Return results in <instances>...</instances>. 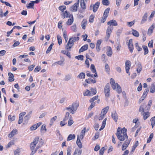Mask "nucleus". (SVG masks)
Segmentation results:
<instances>
[{
  "label": "nucleus",
  "mask_w": 155,
  "mask_h": 155,
  "mask_svg": "<svg viewBox=\"0 0 155 155\" xmlns=\"http://www.w3.org/2000/svg\"><path fill=\"white\" fill-rule=\"evenodd\" d=\"M112 117L114 121L116 122L118 119L117 114L116 112L114 111L112 113Z\"/></svg>",
  "instance_id": "nucleus-20"
},
{
  "label": "nucleus",
  "mask_w": 155,
  "mask_h": 155,
  "mask_svg": "<svg viewBox=\"0 0 155 155\" xmlns=\"http://www.w3.org/2000/svg\"><path fill=\"white\" fill-rule=\"evenodd\" d=\"M100 5V2H97L95 4H91L90 6V10L93 9L94 12H95L98 9Z\"/></svg>",
  "instance_id": "nucleus-6"
},
{
  "label": "nucleus",
  "mask_w": 155,
  "mask_h": 155,
  "mask_svg": "<svg viewBox=\"0 0 155 155\" xmlns=\"http://www.w3.org/2000/svg\"><path fill=\"white\" fill-rule=\"evenodd\" d=\"M154 28V25L153 24L148 29L147 34L149 35V36L152 33L153 30Z\"/></svg>",
  "instance_id": "nucleus-15"
},
{
  "label": "nucleus",
  "mask_w": 155,
  "mask_h": 155,
  "mask_svg": "<svg viewBox=\"0 0 155 155\" xmlns=\"http://www.w3.org/2000/svg\"><path fill=\"white\" fill-rule=\"evenodd\" d=\"M39 139V137H36L34 139L33 141L31 143L30 147L32 151L30 155H33L35 153L36 151L43 145V142L40 141L39 143L36 147V144L38 142Z\"/></svg>",
  "instance_id": "nucleus-1"
},
{
  "label": "nucleus",
  "mask_w": 155,
  "mask_h": 155,
  "mask_svg": "<svg viewBox=\"0 0 155 155\" xmlns=\"http://www.w3.org/2000/svg\"><path fill=\"white\" fill-rule=\"evenodd\" d=\"M107 120V118H105L103 120L102 125L99 129V130L100 131H101V130H102L105 127V125H106V122Z\"/></svg>",
  "instance_id": "nucleus-37"
},
{
  "label": "nucleus",
  "mask_w": 155,
  "mask_h": 155,
  "mask_svg": "<svg viewBox=\"0 0 155 155\" xmlns=\"http://www.w3.org/2000/svg\"><path fill=\"white\" fill-rule=\"evenodd\" d=\"M53 44H51L50 46L48 48L46 52L47 54L50 51L52 48Z\"/></svg>",
  "instance_id": "nucleus-61"
},
{
  "label": "nucleus",
  "mask_w": 155,
  "mask_h": 155,
  "mask_svg": "<svg viewBox=\"0 0 155 155\" xmlns=\"http://www.w3.org/2000/svg\"><path fill=\"white\" fill-rule=\"evenodd\" d=\"M76 143L78 147L80 148L79 149H81L82 147L81 142L78 136V137Z\"/></svg>",
  "instance_id": "nucleus-34"
},
{
  "label": "nucleus",
  "mask_w": 155,
  "mask_h": 155,
  "mask_svg": "<svg viewBox=\"0 0 155 155\" xmlns=\"http://www.w3.org/2000/svg\"><path fill=\"white\" fill-rule=\"evenodd\" d=\"M110 9V8H106L104 11L103 15L107 17Z\"/></svg>",
  "instance_id": "nucleus-41"
},
{
  "label": "nucleus",
  "mask_w": 155,
  "mask_h": 155,
  "mask_svg": "<svg viewBox=\"0 0 155 155\" xmlns=\"http://www.w3.org/2000/svg\"><path fill=\"white\" fill-rule=\"evenodd\" d=\"M34 5V4L33 1H31L28 5H26V7L28 9L33 8Z\"/></svg>",
  "instance_id": "nucleus-39"
},
{
  "label": "nucleus",
  "mask_w": 155,
  "mask_h": 155,
  "mask_svg": "<svg viewBox=\"0 0 155 155\" xmlns=\"http://www.w3.org/2000/svg\"><path fill=\"white\" fill-rule=\"evenodd\" d=\"M142 47L144 50V55L147 54L148 53V50L147 47V46L143 45Z\"/></svg>",
  "instance_id": "nucleus-45"
},
{
  "label": "nucleus",
  "mask_w": 155,
  "mask_h": 155,
  "mask_svg": "<svg viewBox=\"0 0 155 155\" xmlns=\"http://www.w3.org/2000/svg\"><path fill=\"white\" fill-rule=\"evenodd\" d=\"M91 91L88 90H86L85 92L83 93L84 96H92L96 94L97 93L96 89V88L91 87Z\"/></svg>",
  "instance_id": "nucleus-4"
},
{
  "label": "nucleus",
  "mask_w": 155,
  "mask_h": 155,
  "mask_svg": "<svg viewBox=\"0 0 155 155\" xmlns=\"http://www.w3.org/2000/svg\"><path fill=\"white\" fill-rule=\"evenodd\" d=\"M71 78V74H68L65 76L64 80L65 81H68L70 80Z\"/></svg>",
  "instance_id": "nucleus-49"
},
{
  "label": "nucleus",
  "mask_w": 155,
  "mask_h": 155,
  "mask_svg": "<svg viewBox=\"0 0 155 155\" xmlns=\"http://www.w3.org/2000/svg\"><path fill=\"white\" fill-rule=\"evenodd\" d=\"M87 21L86 19H84L81 23V26L83 29L86 28V26L87 24Z\"/></svg>",
  "instance_id": "nucleus-27"
},
{
  "label": "nucleus",
  "mask_w": 155,
  "mask_h": 155,
  "mask_svg": "<svg viewBox=\"0 0 155 155\" xmlns=\"http://www.w3.org/2000/svg\"><path fill=\"white\" fill-rule=\"evenodd\" d=\"M80 5L81 8L83 9H85L86 8L84 0H81V1Z\"/></svg>",
  "instance_id": "nucleus-42"
},
{
  "label": "nucleus",
  "mask_w": 155,
  "mask_h": 155,
  "mask_svg": "<svg viewBox=\"0 0 155 155\" xmlns=\"http://www.w3.org/2000/svg\"><path fill=\"white\" fill-rule=\"evenodd\" d=\"M127 130L124 127L121 129L120 127H118L116 134L118 139L120 141H124L125 139L128 138L127 134Z\"/></svg>",
  "instance_id": "nucleus-2"
},
{
  "label": "nucleus",
  "mask_w": 155,
  "mask_h": 155,
  "mask_svg": "<svg viewBox=\"0 0 155 155\" xmlns=\"http://www.w3.org/2000/svg\"><path fill=\"white\" fill-rule=\"evenodd\" d=\"M79 39V37H74L71 38L69 39V40L73 43L74 44V42L76 41H78Z\"/></svg>",
  "instance_id": "nucleus-32"
},
{
  "label": "nucleus",
  "mask_w": 155,
  "mask_h": 155,
  "mask_svg": "<svg viewBox=\"0 0 155 155\" xmlns=\"http://www.w3.org/2000/svg\"><path fill=\"white\" fill-rule=\"evenodd\" d=\"M114 28L113 26L109 25L107 28L106 30V34L110 35L112 32V30Z\"/></svg>",
  "instance_id": "nucleus-25"
},
{
  "label": "nucleus",
  "mask_w": 155,
  "mask_h": 155,
  "mask_svg": "<svg viewBox=\"0 0 155 155\" xmlns=\"http://www.w3.org/2000/svg\"><path fill=\"white\" fill-rule=\"evenodd\" d=\"M110 84L112 88L114 90L116 89L117 87V83H116L114 80L113 78H111L110 81Z\"/></svg>",
  "instance_id": "nucleus-12"
},
{
  "label": "nucleus",
  "mask_w": 155,
  "mask_h": 155,
  "mask_svg": "<svg viewBox=\"0 0 155 155\" xmlns=\"http://www.w3.org/2000/svg\"><path fill=\"white\" fill-rule=\"evenodd\" d=\"M130 141L129 140H126L123 144L122 147V150H126L130 144Z\"/></svg>",
  "instance_id": "nucleus-10"
},
{
  "label": "nucleus",
  "mask_w": 155,
  "mask_h": 155,
  "mask_svg": "<svg viewBox=\"0 0 155 155\" xmlns=\"http://www.w3.org/2000/svg\"><path fill=\"white\" fill-rule=\"evenodd\" d=\"M42 124V123L41 122H40L34 124L30 127V130H35L41 125Z\"/></svg>",
  "instance_id": "nucleus-11"
},
{
  "label": "nucleus",
  "mask_w": 155,
  "mask_h": 155,
  "mask_svg": "<svg viewBox=\"0 0 155 155\" xmlns=\"http://www.w3.org/2000/svg\"><path fill=\"white\" fill-rule=\"evenodd\" d=\"M75 134H70L68 135L67 138V141H69L71 140H72L74 139L75 138Z\"/></svg>",
  "instance_id": "nucleus-31"
},
{
  "label": "nucleus",
  "mask_w": 155,
  "mask_h": 155,
  "mask_svg": "<svg viewBox=\"0 0 155 155\" xmlns=\"http://www.w3.org/2000/svg\"><path fill=\"white\" fill-rule=\"evenodd\" d=\"M15 119V116L14 115L12 116L11 115H9L8 116V119L11 121L14 120Z\"/></svg>",
  "instance_id": "nucleus-60"
},
{
  "label": "nucleus",
  "mask_w": 155,
  "mask_h": 155,
  "mask_svg": "<svg viewBox=\"0 0 155 155\" xmlns=\"http://www.w3.org/2000/svg\"><path fill=\"white\" fill-rule=\"evenodd\" d=\"M74 123V121L72 120V119L71 117L70 118H69V120L68 122V125L69 126H71Z\"/></svg>",
  "instance_id": "nucleus-55"
},
{
  "label": "nucleus",
  "mask_w": 155,
  "mask_h": 155,
  "mask_svg": "<svg viewBox=\"0 0 155 155\" xmlns=\"http://www.w3.org/2000/svg\"><path fill=\"white\" fill-rule=\"evenodd\" d=\"M150 121L151 122V125L152 126V128H153L154 126L155 125V116L151 118L150 120Z\"/></svg>",
  "instance_id": "nucleus-40"
},
{
  "label": "nucleus",
  "mask_w": 155,
  "mask_h": 155,
  "mask_svg": "<svg viewBox=\"0 0 155 155\" xmlns=\"http://www.w3.org/2000/svg\"><path fill=\"white\" fill-rule=\"evenodd\" d=\"M131 63L130 61L127 60L125 62V69L126 73L128 74L129 75H130V74L129 73V70L131 66Z\"/></svg>",
  "instance_id": "nucleus-7"
},
{
  "label": "nucleus",
  "mask_w": 155,
  "mask_h": 155,
  "mask_svg": "<svg viewBox=\"0 0 155 155\" xmlns=\"http://www.w3.org/2000/svg\"><path fill=\"white\" fill-rule=\"evenodd\" d=\"M109 109V107L108 106L106 107L102 110L101 113V114L105 115L107 113Z\"/></svg>",
  "instance_id": "nucleus-33"
},
{
  "label": "nucleus",
  "mask_w": 155,
  "mask_h": 155,
  "mask_svg": "<svg viewBox=\"0 0 155 155\" xmlns=\"http://www.w3.org/2000/svg\"><path fill=\"white\" fill-rule=\"evenodd\" d=\"M61 52L64 54L66 55L69 58H71V55L69 52H67L65 50H62L61 51Z\"/></svg>",
  "instance_id": "nucleus-44"
},
{
  "label": "nucleus",
  "mask_w": 155,
  "mask_h": 155,
  "mask_svg": "<svg viewBox=\"0 0 155 155\" xmlns=\"http://www.w3.org/2000/svg\"><path fill=\"white\" fill-rule=\"evenodd\" d=\"M128 46L129 48V49L131 53H132L134 49V46L133 44V40L132 39L129 40Z\"/></svg>",
  "instance_id": "nucleus-9"
},
{
  "label": "nucleus",
  "mask_w": 155,
  "mask_h": 155,
  "mask_svg": "<svg viewBox=\"0 0 155 155\" xmlns=\"http://www.w3.org/2000/svg\"><path fill=\"white\" fill-rule=\"evenodd\" d=\"M132 31V34L134 36L137 37H138L139 36V34L137 31L133 29Z\"/></svg>",
  "instance_id": "nucleus-38"
},
{
  "label": "nucleus",
  "mask_w": 155,
  "mask_h": 155,
  "mask_svg": "<svg viewBox=\"0 0 155 155\" xmlns=\"http://www.w3.org/2000/svg\"><path fill=\"white\" fill-rule=\"evenodd\" d=\"M82 153L81 149H76L73 155H81Z\"/></svg>",
  "instance_id": "nucleus-22"
},
{
  "label": "nucleus",
  "mask_w": 155,
  "mask_h": 155,
  "mask_svg": "<svg viewBox=\"0 0 155 155\" xmlns=\"http://www.w3.org/2000/svg\"><path fill=\"white\" fill-rule=\"evenodd\" d=\"M135 45L136 49L138 51H140L142 50V48L139 46L138 42L136 43Z\"/></svg>",
  "instance_id": "nucleus-62"
},
{
  "label": "nucleus",
  "mask_w": 155,
  "mask_h": 155,
  "mask_svg": "<svg viewBox=\"0 0 155 155\" xmlns=\"http://www.w3.org/2000/svg\"><path fill=\"white\" fill-rule=\"evenodd\" d=\"M107 24L108 25L112 26H117V23L115 20H112L110 21H108L107 23Z\"/></svg>",
  "instance_id": "nucleus-16"
},
{
  "label": "nucleus",
  "mask_w": 155,
  "mask_h": 155,
  "mask_svg": "<svg viewBox=\"0 0 155 155\" xmlns=\"http://www.w3.org/2000/svg\"><path fill=\"white\" fill-rule=\"evenodd\" d=\"M57 118V117L56 116H55L52 118H51V119L50 122V125L51 126H52L53 124V123H54V121L56 120Z\"/></svg>",
  "instance_id": "nucleus-50"
},
{
  "label": "nucleus",
  "mask_w": 155,
  "mask_h": 155,
  "mask_svg": "<svg viewBox=\"0 0 155 155\" xmlns=\"http://www.w3.org/2000/svg\"><path fill=\"white\" fill-rule=\"evenodd\" d=\"M40 130L41 134H43L46 132L47 131V129L45 125L43 124L42 125L41 128Z\"/></svg>",
  "instance_id": "nucleus-23"
},
{
  "label": "nucleus",
  "mask_w": 155,
  "mask_h": 155,
  "mask_svg": "<svg viewBox=\"0 0 155 155\" xmlns=\"http://www.w3.org/2000/svg\"><path fill=\"white\" fill-rule=\"evenodd\" d=\"M145 107V105H141L140 106L139 109V111L141 112H143L144 110V108Z\"/></svg>",
  "instance_id": "nucleus-56"
},
{
  "label": "nucleus",
  "mask_w": 155,
  "mask_h": 155,
  "mask_svg": "<svg viewBox=\"0 0 155 155\" xmlns=\"http://www.w3.org/2000/svg\"><path fill=\"white\" fill-rule=\"evenodd\" d=\"M85 74L82 72L80 73L78 76V77L80 79H84L85 78Z\"/></svg>",
  "instance_id": "nucleus-46"
},
{
  "label": "nucleus",
  "mask_w": 155,
  "mask_h": 155,
  "mask_svg": "<svg viewBox=\"0 0 155 155\" xmlns=\"http://www.w3.org/2000/svg\"><path fill=\"white\" fill-rule=\"evenodd\" d=\"M155 91V85L154 84H151L150 87V92L151 93H153Z\"/></svg>",
  "instance_id": "nucleus-48"
},
{
  "label": "nucleus",
  "mask_w": 155,
  "mask_h": 155,
  "mask_svg": "<svg viewBox=\"0 0 155 155\" xmlns=\"http://www.w3.org/2000/svg\"><path fill=\"white\" fill-rule=\"evenodd\" d=\"M142 67L140 63H138L137 68V71L138 74L141 72L142 70Z\"/></svg>",
  "instance_id": "nucleus-26"
},
{
  "label": "nucleus",
  "mask_w": 155,
  "mask_h": 155,
  "mask_svg": "<svg viewBox=\"0 0 155 155\" xmlns=\"http://www.w3.org/2000/svg\"><path fill=\"white\" fill-rule=\"evenodd\" d=\"M71 18L69 19L68 21L66 22V24L67 25H72L74 22V19L72 15H71Z\"/></svg>",
  "instance_id": "nucleus-13"
},
{
  "label": "nucleus",
  "mask_w": 155,
  "mask_h": 155,
  "mask_svg": "<svg viewBox=\"0 0 155 155\" xmlns=\"http://www.w3.org/2000/svg\"><path fill=\"white\" fill-rule=\"evenodd\" d=\"M114 28L113 26L109 25L107 28L106 30V34L110 35L112 32V30Z\"/></svg>",
  "instance_id": "nucleus-24"
},
{
  "label": "nucleus",
  "mask_w": 155,
  "mask_h": 155,
  "mask_svg": "<svg viewBox=\"0 0 155 155\" xmlns=\"http://www.w3.org/2000/svg\"><path fill=\"white\" fill-rule=\"evenodd\" d=\"M71 147L69 146L68 147L67 150V155H71Z\"/></svg>",
  "instance_id": "nucleus-57"
},
{
  "label": "nucleus",
  "mask_w": 155,
  "mask_h": 155,
  "mask_svg": "<svg viewBox=\"0 0 155 155\" xmlns=\"http://www.w3.org/2000/svg\"><path fill=\"white\" fill-rule=\"evenodd\" d=\"M153 133H151L149 137L148 138L147 143H149L151 141L152 139L153 138Z\"/></svg>",
  "instance_id": "nucleus-54"
},
{
  "label": "nucleus",
  "mask_w": 155,
  "mask_h": 155,
  "mask_svg": "<svg viewBox=\"0 0 155 155\" xmlns=\"http://www.w3.org/2000/svg\"><path fill=\"white\" fill-rule=\"evenodd\" d=\"M150 113L149 112H144L143 114V118L144 120L147 119L150 116Z\"/></svg>",
  "instance_id": "nucleus-35"
},
{
  "label": "nucleus",
  "mask_w": 155,
  "mask_h": 155,
  "mask_svg": "<svg viewBox=\"0 0 155 155\" xmlns=\"http://www.w3.org/2000/svg\"><path fill=\"white\" fill-rule=\"evenodd\" d=\"M79 106V104L77 102H75L73 103L71 105L66 107L64 110H68L72 114H74L77 110L78 107Z\"/></svg>",
  "instance_id": "nucleus-3"
},
{
  "label": "nucleus",
  "mask_w": 155,
  "mask_h": 155,
  "mask_svg": "<svg viewBox=\"0 0 155 155\" xmlns=\"http://www.w3.org/2000/svg\"><path fill=\"white\" fill-rule=\"evenodd\" d=\"M102 4L105 5H108L109 4V1L108 0H102Z\"/></svg>",
  "instance_id": "nucleus-63"
},
{
  "label": "nucleus",
  "mask_w": 155,
  "mask_h": 155,
  "mask_svg": "<svg viewBox=\"0 0 155 155\" xmlns=\"http://www.w3.org/2000/svg\"><path fill=\"white\" fill-rule=\"evenodd\" d=\"M110 87L109 84H107L104 88V92L106 97H108L110 96Z\"/></svg>",
  "instance_id": "nucleus-5"
},
{
  "label": "nucleus",
  "mask_w": 155,
  "mask_h": 155,
  "mask_svg": "<svg viewBox=\"0 0 155 155\" xmlns=\"http://www.w3.org/2000/svg\"><path fill=\"white\" fill-rule=\"evenodd\" d=\"M135 22V21H133L130 22H127V25L128 26L131 27L134 24Z\"/></svg>",
  "instance_id": "nucleus-59"
},
{
  "label": "nucleus",
  "mask_w": 155,
  "mask_h": 155,
  "mask_svg": "<svg viewBox=\"0 0 155 155\" xmlns=\"http://www.w3.org/2000/svg\"><path fill=\"white\" fill-rule=\"evenodd\" d=\"M63 15L64 16V18L65 17H69L70 18L71 16V15H70L69 12H67V11H65L63 13Z\"/></svg>",
  "instance_id": "nucleus-43"
},
{
  "label": "nucleus",
  "mask_w": 155,
  "mask_h": 155,
  "mask_svg": "<svg viewBox=\"0 0 155 155\" xmlns=\"http://www.w3.org/2000/svg\"><path fill=\"white\" fill-rule=\"evenodd\" d=\"M61 60L60 61L56 62L54 63V64H58L60 65L63 66L64 64V61L65 59L63 57H61Z\"/></svg>",
  "instance_id": "nucleus-30"
},
{
  "label": "nucleus",
  "mask_w": 155,
  "mask_h": 155,
  "mask_svg": "<svg viewBox=\"0 0 155 155\" xmlns=\"http://www.w3.org/2000/svg\"><path fill=\"white\" fill-rule=\"evenodd\" d=\"M73 45L74 44L69 40L65 47V49L68 50H69L71 48Z\"/></svg>",
  "instance_id": "nucleus-17"
},
{
  "label": "nucleus",
  "mask_w": 155,
  "mask_h": 155,
  "mask_svg": "<svg viewBox=\"0 0 155 155\" xmlns=\"http://www.w3.org/2000/svg\"><path fill=\"white\" fill-rule=\"evenodd\" d=\"M85 133L86 128L84 127V128L81 130L79 137H80L81 139H83L85 136Z\"/></svg>",
  "instance_id": "nucleus-21"
},
{
  "label": "nucleus",
  "mask_w": 155,
  "mask_h": 155,
  "mask_svg": "<svg viewBox=\"0 0 155 155\" xmlns=\"http://www.w3.org/2000/svg\"><path fill=\"white\" fill-rule=\"evenodd\" d=\"M8 76H9L8 80L10 81H14V79L13 78L14 76L13 74L11 72L8 73Z\"/></svg>",
  "instance_id": "nucleus-36"
},
{
  "label": "nucleus",
  "mask_w": 155,
  "mask_h": 155,
  "mask_svg": "<svg viewBox=\"0 0 155 155\" xmlns=\"http://www.w3.org/2000/svg\"><path fill=\"white\" fill-rule=\"evenodd\" d=\"M69 115L70 113L68 112H67L65 114L64 116V117L63 119L64 120L66 121L69 118Z\"/></svg>",
  "instance_id": "nucleus-52"
},
{
  "label": "nucleus",
  "mask_w": 155,
  "mask_h": 155,
  "mask_svg": "<svg viewBox=\"0 0 155 155\" xmlns=\"http://www.w3.org/2000/svg\"><path fill=\"white\" fill-rule=\"evenodd\" d=\"M75 58L80 60H83L84 56L82 55H80L78 56H76L75 57Z\"/></svg>",
  "instance_id": "nucleus-64"
},
{
  "label": "nucleus",
  "mask_w": 155,
  "mask_h": 155,
  "mask_svg": "<svg viewBox=\"0 0 155 155\" xmlns=\"http://www.w3.org/2000/svg\"><path fill=\"white\" fill-rule=\"evenodd\" d=\"M105 69L106 72L107 73L109 72L110 69L109 66L106 63L105 66Z\"/></svg>",
  "instance_id": "nucleus-58"
},
{
  "label": "nucleus",
  "mask_w": 155,
  "mask_h": 155,
  "mask_svg": "<svg viewBox=\"0 0 155 155\" xmlns=\"http://www.w3.org/2000/svg\"><path fill=\"white\" fill-rule=\"evenodd\" d=\"M57 39L58 41V44L60 45L62 43L61 38L60 35H58L57 36Z\"/></svg>",
  "instance_id": "nucleus-51"
},
{
  "label": "nucleus",
  "mask_w": 155,
  "mask_h": 155,
  "mask_svg": "<svg viewBox=\"0 0 155 155\" xmlns=\"http://www.w3.org/2000/svg\"><path fill=\"white\" fill-rule=\"evenodd\" d=\"M79 1L78 0L77 2L75 3L73 6L71 7L70 8V11L72 12L77 11L78 7L79 6Z\"/></svg>",
  "instance_id": "nucleus-8"
},
{
  "label": "nucleus",
  "mask_w": 155,
  "mask_h": 155,
  "mask_svg": "<svg viewBox=\"0 0 155 155\" xmlns=\"http://www.w3.org/2000/svg\"><path fill=\"white\" fill-rule=\"evenodd\" d=\"M91 69L92 72L93 73H95V74H94V77H97L98 76L97 74L95 66L93 64H91Z\"/></svg>",
  "instance_id": "nucleus-14"
},
{
  "label": "nucleus",
  "mask_w": 155,
  "mask_h": 155,
  "mask_svg": "<svg viewBox=\"0 0 155 155\" xmlns=\"http://www.w3.org/2000/svg\"><path fill=\"white\" fill-rule=\"evenodd\" d=\"M18 130L16 129H13L10 133L8 135V137L12 138L15 135L17 134Z\"/></svg>",
  "instance_id": "nucleus-18"
},
{
  "label": "nucleus",
  "mask_w": 155,
  "mask_h": 155,
  "mask_svg": "<svg viewBox=\"0 0 155 155\" xmlns=\"http://www.w3.org/2000/svg\"><path fill=\"white\" fill-rule=\"evenodd\" d=\"M71 30L73 31L74 32H76L77 31V27L76 25L75 24H74L71 27Z\"/></svg>",
  "instance_id": "nucleus-53"
},
{
  "label": "nucleus",
  "mask_w": 155,
  "mask_h": 155,
  "mask_svg": "<svg viewBox=\"0 0 155 155\" xmlns=\"http://www.w3.org/2000/svg\"><path fill=\"white\" fill-rule=\"evenodd\" d=\"M147 13H145L142 17L141 22V24H143L147 21Z\"/></svg>",
  "instance_id": "nucleus-29"
},
{
  "label": "nucleus",
  "mask_w": 155,
  "mask_h": 155,
  "mask_svg": "<svg viewBox=\"0 0 155 155\" xmlns=\"http://www.w3.org/2000/svg\"><path fill=\"white\" fill-rule=\"evenodd\" d=\"M88 48V45L87 44L83 46L81 48L79 49V52H81L87 49Z\"/></svg>",
  "instance_id": "nucleus-28"
},
{
  "label": "nucleus",
  "mask_w": 155,
  "mask_h": 155,
  "mask_svg": "<svg viewBox=\"0 0 155 155\" xmlns=\"http://www.w3.org/2000/svg\"><path fill=\"white\" fill-rule=\"evenodd\" d=\"M117 90L116 91L117 92L120 94L122 92V90L121 87L118 84H117Z\"/></svg>",
  "instance_id": "nucleus-47"
},
{
  "label": "nucleus",
  "mask_w": 155,
  "mask_h": 155,
  "mask_svg": "<svg viewBox=\"0 0 155 155\" xmlns=\"http://www.w3.org/2000/svg\"><path fill=\"white\" fill-rule=\"evenodd\" d=\"M112 50L110 47H108L107 50V54L109 57H111L112 54Z\"/></svg>",
  "instance_id": "nucleus-19"
}]
</instances>
